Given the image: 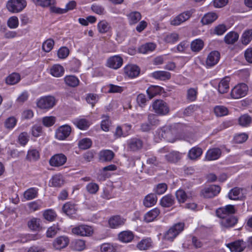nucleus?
Returning a JSON list of instances; mask_svg holds the SVG:
<instances>
[{
    "label": "nucleus",
    "mask_w": 252,
    "mask_h": 252,
    "mask_svg": "<svg viewBox=\"0 0 252 252\" xmlns=\"http://www.w3.org/2000/svg\"><path fill=\"white\" fill-rule=\"evenodd\" d=\"M63 184V180L62 177L59 175H56L52 177L51 184L55 187H61Z\"/></svg>",
    "instance_id": "obj_63"
},
{
    "label": "nucleus",
    "mask_w": 252,
    "mask_h": 252,
    "mask_svg": "<svg viewBox=\"0 0 252 252\" xmlns=\"http://www.w3.org/2000/svg\"><path fill=\"white\" fill-rule=\"evenodd\" d=\"M123 60L119 56H114L110 57L107 62V66L110 68L117 69L123 64Z\"/></svg>",
    "instance_id": "obj_15"
},
{
    "label": "nucleus",
    "mask_w": 252,
    "mask_h": 252,
    "mask_svg": "<svg viewBox=\"0 0 252 252\" xmlns=\"http://www.w3.org/2000/svg\"><path fill=\"white\" fill-rule=\"evenodd\" d=\"M251 122V118L247 114L241 116L239 119V124L244 126H248Z\"/></svg>",
    "instance_id": "obj_61"
},
{
    "label": "nucleus",
    "mask_w": 252,
    "mask_h": 252,
    "mask_svg": "<svg viewBox=\"0 0 252 252\" xmlns=\"http://www.w3.org/2000/svg\"><path fill=\"white\" fill-rule=\"evenodd\" d=\"M242 190V189L238 187L234 188L231 189L228 194V196L230 199L237 200L239 199V195L240 191Z\"/></svg>",
    "instance_id": "obj_51"
},
{
    "label": "nucleus",
    "mask_w": 252,
    "mask_h": 252,
    "mask_svg": "<svg viewBox=\"0 0 252 252\" xmlns=\"http://www.w3.org/2000/svg\"><path fill=\"white\" fill-rule=\"evenodd\" d=\"M153 78L161 81L169 80L171 78L170 72L165 71H157L152 74Z\"/></svg>",
    "instance_id": "obj_23"
},
{
    "label": "nucleus",
    "mask_w": 252,
    "mask_h": 252,
    "mask_svg": "<svg viewBox=\"0 0 252 252\" xmlns=\"http://www.w3.org/2000/svg\"><path fill=\"white\" fill-rule=\"evenodd\" d=\"M163 88L158 86H151L147 90V93L150 98H152L157 94H160Z\"/></svg>",
    "instance_id": "obj_33"
},
{
    "label": "nucleus",
    "mask_w": 252,
    "mask_h": 252,
    "mask_svg": "<svg viewBox=\"0 0 252 252\" xmlns=\"http://www.w3.org/2000/svg\"><path fill=\"white\" fill-rule=\"evenodd\" d=\"M154 111L158 115L165 116L170 112L168 104L162 99H157L152 104Z\"/></svg>",
    "instance_id": "obj_3"
},
{
    "label": "nucleus",
    "mask_w": 252,
    "mask_h": 252,
    "mask_svg": "<svg viewBox=\"0 0 252 252\" xmlns=\"http://www.w3.org/2000/svg\"><path fill=\"white\" fill-rule=\"evenodd\" d=\"M152 246V242L151 239H145L141 240L137 245V248L140 250H145Z\"/></svg>",
    "instance_id": "obj_42"
},
{
    "label": "nucleus",
    "mask_w": 252,
    "mask_h": 252,
    "mask_svg": "<svg viewBox=\"0 0 252 252\" xmlns=\"http://www.w3.org/2000/svg\"><path fill=\"white\" fill-rule=\"evenodd\" d=\"M72 247L74 250L81 251L85 249V241L78 239L72 243Z\"/></svg>",
    "instance_id": "obj_47"
},
{
    "label": "nucleus",
    "mask_w": 252,
    "mask_h": 252,
    "mask_svg": "<svg viewBox=\"0 0 252 252\" xmlns=\"http://www.w3.org/2000/svg\"><path fill=\"white\" fill-rule=\"evenodd\" d=\"M191 15L192 12L190 10L184 11L176 16L171 21V24L173 26H178L189 19Z\"/></svg>",
    "instance_id": "obj_12"
},
{
    "label": "nucleus",
    "mask_w": 252,
    "mask_h": 252,
    "mask_svg": "<svg viewBox=\"0 0 252 252\" xmlns=\"http://www.w3.org/2000/svg\"><path fill=\"white\" fill-rule=\"evenodd\" d=\"M165 158L168 162L176 163L181 158V154L178 152H172L165 156Z\"/></svg>",
    "instance_id": "obj_37"
},
{
    "label": "nucleus",
    "mask_w": 252,
    "mask_h": 252,
    "mask_svg": "<svg viewBox=\"0 0 252 252\" xmlns=\"http://www.w3.org/2000/svg\"><path fill=\"white\" fill-rule=\"evenodd\" d=\"M239 34L235 32H228L224 38V42L227 44H233L238 39Z\"/></svg>",
    "instance_id": "obj_28"
},
{
    "label": "nucleus",
    "mask_w": 252,
    "mask_h": 252,
    "mask_svg": "<svg viewBox=\"0 0 252 252\" xmlns=\"http://www.w3.org/2000/svg\"><path fill=\"white\" fill-rule=\"evenodd\" d=\"M203 46L204 42L200 39L193 40L190 45L191 49L193 52H199L203 48Z\"/></svg>",
    "instance_id": "obj_39"
},
{
    "label": "nucleus",
    "mask_w": 252,
    "mask_h": 252,
    "mask_svg": "<svg viewBox=\"0 0 252 252\" xmlns=\"http://www.w3.org/2000/svg\"><path fill=\"white\" fill-rule=\"evenodd\" d=\"M202 154V149L198 147L192 148L189 152V157L191 159H195Z\"/></svg>",
    "instance_id": "obj_40"
},
{
    "label": "nucleus",
    "mask_w": 252,
    "mask_h": 252,
    "mask_svg": "<svg viewBox=\"0 0 252 252\" xmlns=\"http://www.w3.org/2000/svg\"><path fill=\"white\" fill-rule=\"evenodd\" d=\"M73 234L80 236L90 237L94 234V229L91 226L81 224L72 228Z\"/></svg>",
    "instance_id": "obj_5"
},
{
    "label": "nucleus",
    "mask_w": 252,
    "mask_h": 252,
    "mask_svg": "<svg viewBox=\"0 0 252 252\" xmlns=\"http://www.w3.org/2000/svg\"><path fill=\"white\" fill-rule=\"evenodd\" d=\"M7 25L10 29H16L19 26V20L17 17H10L7 20Z\"/></svg>",
    "instance_id": "obj_50"
},
{
    "label": "nucleus",
    "mask_w": 252,
    "mask_h": 252,
    "mask_svg": "<svg viewBox=\"0 0 252 252\" xmlns=\"http://www.w3.org/2000/svg\"><path fill=\"white\" fill-rule=\"evenodd\" d=\"M67 158L63 154H58L53 156L49 160V164L52 166L59 167L63 165L66 161Z\"/></svg>",
    "instance_id": "obj_11"
},
{
    "label": "nucleus",
    "mask_w": 252,
    "mask_h": 252,
    "mask_svg": "<svg viewBox=\"0 0 252 252\" xmlns=\"http://www.w3.org/2000/svg\"><path fill=\"white\" fill-rule=\"evenodd\" d=\"M140 68L134 64H128L124 68L125 73L129 77L137 76L140 73Z\"/></svg>",
    "instance_id": "obj_17"
},
{
    "label": "nucleus",
    "mask_w": 252,
    "mask_h": 252,
    "mask_svg": "<svg viewBox=\"0 0 252 252\" xmlns=\"http://www.w3.org/2000/svg\"><path fill=\"white\" fill-rule=\"evenodd\" d=\"M184 223H178L171 227L164 234V238L168 241H173V240L183 230Z\"/></svg>",
    "instance_id": "obj_6"
},
{
    "label": "nucleus",
    "mask_w": 252,
    "mask_h": 252,
    "mask_svg": "<svg viewBox=\"0 0 252 252\" xmlns=\"http://www.w3.org/2000/svg\"><path fill=\"white\" fill-rule=\"evenodd\" d=\"M179 39V35L176 33H171L165 35L164 40L167 43H174Z\"/></svg>",
    "instance_id": "obj_56"
},
{
    "label": "nucleus",
    "mask_w": 252,
    "mask_h": 252,
    "mask_svg": "<svg viewBox=\"0 0 252 252\" xmlns=\"http://www.w3.org/2000/svg\"><path fill=\"white\" fill-rule=\"evenodd\" d=\"M75 125L80 129H86L90 126L89 122L85 119H81L74 122Z\"/></svg>",
    "instance_id": "obj_45"
},
{
    "label": "nucleus",
    "mask_w": 252,
    "mask_h": 252,
    "mask_svg": "<svg viewBox=\"0 0 252 252\" xmlns=\"http://www.w3.org/2000/svg\"><path fill=\"white\" fill-rule=\"evenodd\" d=\"M148 121L152 127L157 126L160 123V120L158 119V116L153 113L148 115Z\"/></svg>",
    "instance_id": "obj_46"
},
{
    "label": "nucleus",
    "mask_w": 252,
    "mask_h": 252,
    "mask_svg": "<svg viewBox=\"0 0 252 252\" xmlns=\"http://www.w3.org/2000/svg\"><path fill=\"white\" fill-rule=\"evenodd\" d=\"M220 59V54L217 51H212L208 55L206 63L208 66H213L216 64Z\"/></svg>",
    "instance_id": "obj_16"
},
{
    "label": "nucleus",
    "mask_w": 252,
    "mask_h": 252,
    "mask_svg": "<svg viewBox=\"0 0 252 252\" xmlns=\"http://www.w3.org/2000/svg\"><path fill=\"white\" fill-rule=\"evenodd\" d=\"M125 220L120 216H115L111 217L109 220V224L111 228H116L125 223Z\"/></svg>",
    "instance_id": "obj_27"
},
{
    "label": "nucleus",
    "mask_w": 252,
    "mask_h": 252,
    "mask_svg": "<svg viewBox=\"0 0 252 252\" xmlns=\"http://www.w3.org/2000/svg\"><path fill=\"white\" fill-rule=\"evenodd\" d=\"M27 159L30 161H35L39 158V153L36 150H29L27 155Z\"/></svg>",
    "instance_id": "obj_49"
},
{
    "label": "nucleus",
    "mask_w": 252,
    "mask_h": 252,
    "mask_svg": "<svg viewBox=\"0 0 252 252\" xmlns=\"http://www.w3.org/2000/svg\"><path fill=\"white\" fill-rule=\"evenodd\" d=\"M69 243V238L65 236L57 237L53 242V246L56 250H61L67 246Z\"/></svg>",
    "instance_id": "obj_14"
},
{
    "label": "nucleus",
    "mask_w": 252,
    "mask_h": 252,
    "mask_svg": "<svg viewBox=\"0 0 252 252\" xmlns=\"http://www.w3.org/2000/svg\"><path fill=\"white\" fill-rule=\"evenodd\" d=\"M62 209L66 215L72 217L74 215L76 214L77 208L74 204L68 202L64 204Z\"/></svg>",
    "instance_id": "obj_18"
},
{
    "label": "nucleus",
    "mask_w": 252,
    "mask_h": 252,
    "mask_svg": "<svg viewBox=\"0 0 252 252\" xmlns=\"http://www.w3.org/2000/svg\"><path fill=\"white\" fill-rule=\"evenodd\" d=\"M214 113L218 117L225 116L228 113V109L223 106H217L214 108Z\"/></svg>",
    "instance_id": "obj_48"
},
{
    "label": "nucleus",
    "mask_w": 252,
    "mask_h": 252,
    "mask_svg": "<svg viewBox=\"0 0 252 252\" xmlns=\"http://www.w3.org/2000/svg\"><path fill=\"white\" fill-rule=\"evenodd\" d=\"M116 169L117 166L114 164H111L103 167L102 168V172H101L100 175L99 179L104 180L106 177H108L106 176V174L103 173L104 172L108 171H115Z\"/></svg>",
    "instance_id": "obj_57"
},
{
    "label": "nucleus",
    "mask_w": 252,
    "mask_h": 252,
    "mask_svg": "<svg viewBox=\"0 0 252 252\" xmlns=\"http://www.w3.org/2000/svg\"><path fill=\"white\" fill-rule=\"evenodd\" d=\"M176 196L180 203H184L187 198V195L185 191L183 189L177 190L176 192Z\"/></svg>",
    "instance_id": "obj_60"
},
{
    "label": "nucleus",
    "mask_w": 252,
    "mask_h": 252,
    "mask_svg": "<svg viewBox=\"0 0 252 252\" xmlns=\"http://www.w3.org/2000/svg\"><path fill=\"white\" fill-rule=\"evenodd\" d=\"M71 131V128L69 126H62L57 130L56 137L59 140H64L70 135Z\"/></svg>",
    "instance_id": "obj_13"
},
{
    "label": "nucleus",
    "mask_w": 252,
    "mask_h": 252,
    "mask_svg": "<svg viewBox=\"0 0 252 252\" xmlns=\"http://www.w3.org/2000/svg\"><path fill=\"white\" fill-rule=\"evenodd\" d=\"M57 215L55 212L51 209L47 210L43 213L44 219L48 221H53Z\"/></svg>",
    "instance_id": "obj_59"
},
{
    "label": "nucleus",
    "mask_w": 252,
    "mask_h": 252,
    "mask_svg": "<svg viewBox=\"0 0 252 252\" xmlns=\"http://www.w3.org/2000/svg\"><path fill=\"white\" fill-rule=\"evenodd\" d=\"M174 197L170 194H168L161 199L160 204L163 207H170L174 204Z\"/></svg>",
    "instance_id": "obj_29"
},
{
    "label": "nucleus",
    "mask_w": 252,
    "mask_h": 252,
    "mask_svg": "<svg viewBox=\"0 0 252 252\" xmlns=\"http://www.w3.org/2000/svg\"><path fill=\"white\" fill-rule=\"evenodd\" d=\"M218 15L215 12H209L205 14L201 20L203 25H208L214 22L217 18Z\"/></svg>",
    "instance_id": "obj_21"
},
{
    "label": "nucleus",
    "mask_w": 252,
    "mask_h": 252,
    "mask_svg": "<svg viewBox=\"0 0 252 252\" xmlns=\"http://www.w3.org/2000/svg\"><path fill=\"white\" fill-rule=\"evenodd\" d=\"M127 16L130 25L136 24L141 19V15L138 11L131 12Z\"/></svg>",
    "instance_id": "obj_35"
},
{
    "label": "nucleus",
    "mask_w": 252,
    "mask_h": 252,
    "mask_svg": "<svg viewBox=\"0 0 252 252\" xmlns=\"http://www.w3.org/2000/svg\"><path fill=\"white\" fill-rule=\"evenodd\" d=\"M101 252H116V248L109 243H104L100 247Z\"/></svg>",
    "instance_id": "obj_62"
},
{
    "label": "nucleus",
    "mask_w": 252,
    "mask_h": 252,
    "mask_svg": "<svg viewBox=\"0 0 252 252\" xmlns=\"http://www.w3.org/2000/svg\"><path fill=\"white\" fill-rule=\"evenodd\" d=\"M21 80V76L18 73H12L8 76L5 79L7 84L13 85L18 83Z\"/></svg>",
    "instance_id": "obj_31"
},
{
    "label": "nucleus",
    "mask_w": 252,
    "mask_h": 252,
    "mask_svg": "<svg viewBox=\"0 0 252 252\" xmlns=\"http://www.w3.org/2000/svg\"><path fill=\"white\" fill-rule=\"evenodd\" d=\"M226 246L231 252H242L247 247L248 244L247 242L244 241L243 240H238L227 244Z\"/></svg>",
    "instance_id": "obj_10"
},
{
    "label": "nucleus",
    "mask_w": 252,
    "mask_h": 252,
    "mask_svg": "<svg viewBox=\"0 0 252 252\" xmlns=\"http://www.w3.org/2000/svg\"><path fill=\"white\" fill-rule=\"evenodd\" d=\"M229 82L230 78L228 77H226L220 81L218 86V91L220 93L224 94L228 92Z\"/></svg>",
    "instance_id": "obj_26"
},
{
    "label": "nucleus",
    "mask_w": 252,
    "mask_h": 252,
    "mask_svg": "<svg viewBox=\"0 0 252 252\" xmlns=\"http://www.w3.org/2000/svg\"><path fill=\"white\" fill-rule=\"evenodd\" d=\"M64 81L67 86L71 87H75L79 83L78 79L74 75L66 76L64 78Z\"/></svg>",
    "instance_id": "obj_32"
},
{
    "label": "nucleus",
    "mask_w": 252,
    "mask_h": 252,
    "mask_svg": "<svg viewBox=\"0 0 252 252\" xmlns=\"http://www.w3.org/2000/svg\"><path fill=\"white\" fill-rule=\"evenodd\" d=\"M252 39V29L246 31L243 34L241 41L244 45H247Z\"/></svg>",
    "instance_id": "obj_43"
},
{
    "label": "nucleus",
    "mask_w": 252,
    "mask_h": 252,
    "mask_svg": "<svg viewBox=\"0 0 252 252\" xmlns=\"http://www.w3.org/2000/svg\"><path fill=\"white\" fill-rule=\"evenodd\" d=\"M248 91L246 84L242 83L236 86L231 91V97L235 99H238L245 96Z\"/></svg>",
    "instance_id": "obj_7"
},
{
    "label": "nucleus",
    "mask_w": 252,
    "mask_h": 252,
    "mask_svg": "<svg viewBox=\"0 0 252 252\" xmlns=\"http://www.w3.org/2000/svg\"><path fill=\"white\" fill-rule=\"evenodd\" d=\"M54 45V41L51 38L48 39L42 44V49L46 52H50Z\"/></svg>",
    "instance_id": "obj_53"
},
{
    "label": "nucleus",
    "mask_w": 252,
    "mask_h": 252,
    "mask_svg": "<svg viewBox=\"0 0 252 252\" xmlns=\"http://www.w3.org/2000/svg\"><path fill=\"white\" fill-rule=\"evenodd\" d=\"M37 5L47 7L55 3V0H32Z\"/></svg>",
    "instance_id": "obj_52"
},
{
    "label": "nucleus",
    "mask_w": 252,
    "mask_h": 252,
    "mask_svg": "<svg viewBox=\"0 0 252 252\" xmlns=\"http://www.w3.org/2000/svg\"><path fill=\"white\" fill-rule=\"evenodd\" d=\"M59 230L60 228L58 227V225H54L47 229L46 236L48 238H52L56 235Z\"/></svg>",
    "instance_id": "obj_64"
},
{
    "label": "nucleus",
    "mask_w": 252,
    "mask_h": 252,
    "mask_svg": "<svg viewBox=\"0 0 252 252\" xmlns=\"http://www.w3.org/2000/svg\"><path fill=\"white\" fill-rule=\"evenodd\" d=\"M197 94V88H190L187 91V99L190 101L196 100Z\"/></svg>",
    "instance_id": "obj_55"
},
{
    "label": "nucleus",
    "mask_w": 252,
    "mask_h": 252,
    "mask_svg": "<svg viewBox=\"0 0 252 252\" xmlns=\"http://www.w3.org/2000/svg\"><path fill=\"white\" fill-rule=\"evenodd\" d=\"M157 133L159 139H164L169 142H174L177 139V131L173 126H164L158 129Z\"/></svg>",
    "instance_id": "obj_2"
},
{
    "label": "nucleus",
    "mask_w": 252,
    "mask_h": 252,
    "mask_svg": "<svg viewBox=\"0 0 252 252\" xmlns=\"http://www.w3.org/2000/svg\"><path fill=\"white\" fill-rule=\"evenodd\" d=\"M92 145V140L87 138H83L78 143L79 148L82 150H86L90 148Z\"/></svg>",
    "instance_id": "obj_44"
},
{
    "label": "nucleus",
    "mask_w": 252,
    "mask_h": 252,
    "mask_svg": "<svg viewBox=\"0 0 252 252\" xmlns=\"http://www.w3.org/2000/svg\"><path fill=\"white\" fill-rule=\"evenodd\" d=\"M38 193V189L32 188L27 189L24 194V197L28 200H32L35 198Z\"/></svg>",
    "instance_id": "obj_38"
},
{
    "label": "nucleus",
    "mask_w": 252,
    "mask_h": 252,
    "mask_svg": "<svg viewBox=\"0 0 252 252\" xmlns=\"http://www.w3.org/2000/svg\"><path fill=\"white\" fill-rule=\"evenodd\" d=\"M157 202V196L154 193H150L146 196L143 200V204L146 207H151Z\"/></svg>",
    "instance_id": "obj_22"
},
{
    "label": "nucleus",
    "mask_w": 252,
    "mask_h": 252,
    "mask_svg": "<svg viewBox=\"0 0 252 252\" xmlns=\"http://www.w3.org/2000/svg\"><path fill=\"white\" fill-rule=\"evenodd\" d=\"M114 153L112 151L104 150L99 153V159L102 162L110 161L114 157Z\"/></svg>",
    "instance_id": "obj_19"
},
{
    "label": "nucleus",
    "mask_w": 252,
    "mask_h": 252,
    "mask_svg": "<svg viewBox=\"0 0 252 252\" xmlns=\"http://www.w3.org/2000/svg\"><path fill=\"white\" fill-rule=\"evenodd\" d=\"M160 213L159 210L157 208H154L147 212L144 216V220L147 222H150L155 220V219L159 215Z\"/></svg>",
    "instance_id": "obj_25"
},
{
    "label": "nucleus",
    "mask_w": 252,
    "mask_h": 252,
    "mask_svg": "<svg viewBox=\"0 0 252 252\" xmlns=\"http://www.w3.org/2000/svg\"><path fill=\"white\" fill-rule=\"evenodd\" d=\"M64 71L63 67L60 64H55L50 69L51 74L56 77L62 76Z\"/></svg>",
    "instance_id": "obj_34"
},
{
    "label": "nucleus",
    "mask_w": 252,
    "mask_h": 252,
    "mask_svg": "<svg viewBox=\"0 0 252 252\" xmlns=\"http://www.w3.org/2000/svg\"><path fill=\"white\" fill-rule=\"evenodd\" d=\"M26 5L25 0H9L6 3V8L9 12L15 13L22 11Z\"/></svg>",
    "instance_id": "obj_4"
},
{
    "label": "nucleus",
    "mask_w": 252,
    "mask_h": 252,
    "mask_svg": "<svg viewBox=\"0 0 252 252\" xmlns=\"http://www.w3.org/2000/svg\"><path fill=\"white\" fill-rule=\"evenodd\" d=\"M220 190V187L217 185H211L208 188L203 189L200 194L204 198H212L219 193Z\"/></svg>",
    "instance_id": "obj_9"
},
{
    "label": "nucleus",
    "mask_w": 252,
    "mask_h": 252,
    "mask_svg": "<svg viewBox=\"0 0 252 252\" xmlns=\"http://www.w3.org/2000/svg\"><path fill=\"white\" fill-rule=\"evenodd\" d=\"M156 48V45L153 43H148L142 45L139 49L140 53L146 54L149 52L153 51Z\"/></svg>",
    "instance_id": "obj_41"
},
{
    "label": "nucleus",
    "mask_w": 252,
    "mask_h": 252,
    "mask_svg": "<svg viewBox=\"0 0 252 252\" xmlns=\"http://www.w3.org/2000/svg\"><path fill=\"white\" fill-rule=\"evenodd\" d=\"M221 155V151L219 148H213L208 151L206 155V158L208 160L218 159Z\"/></svg>",
    "instance_id": "obj_20"
},
{
    "label": "nucleus",
    "mask_w": 252,
    "mask_h": 252,
    "mask_svg": "<svg viewBox=\"0 0 252 252\" xmlns=\"http://www.w3.org/2000/svg\"><path fill=\"white\" fill-rule=\"evenodd\" d=\"M236 212L234 205H227L217 209L216 213L217 217L221 219V226L228 228L234 226L238 222V218L233 215Z\"/></svg>",
    "instance_id": "obj_1"
},
{
    "label": "nucleus",
    "mask_w": 252,
    "mask_h": 252,
    "mask_svg": "<svg viewBox=\"0 0 252 252\" xmlns=\"http://www.w3.org/2000/svg\"><path fill=\"white\" fill-rule=\"evenodd\" d=\"M110 27L109 24L105 21H101L97 25L98 31L100 33L107 32L109 30Z\"/></svg>",
    "instance_id": "obj_54"
},
{
    "label": "nucleus",
    "mask_w": 252,
    "mask_h": 252,
    "mask_svg": "<svg viewBox=\"0 0 252 252\" xmlns=\"http://www.w3.org/2000/svg\"><path fill=\"white\" fill-rule=\"evenodd\" d=\"M102 118L103 119L101 123V127L104 131H108L109 130V127L110 124L109 117L107 115H103L102 116Z\"/></svg>",
    "instance_id": "obj_58"
},
{
    "label": "nucleus",
    "mask_w": 252,
    "mask_h": 252,
    "mask_svg": "<svg viewBox=\"0 0 252 252\" xmlns=\"http://www.w3.org/2000/svg\"><path fill=\"white\" fill-rule=\"evenodd\" d=\"M56 103L54 97L47 96L40 98L37 102V106L40 109H49L52 108Z\"/></svg>",
    "instance_id": "obj_8"
},
{
    "label": "nucleus",
    "mask_w": 252,
    "mask_h": 252,
    "mask_svg": "<svg viewBox=\"0 0 252 252\" xmlns=\"http://www.w3.org/2000/svg\"><path fill=\"white\" fill-rule=\"evenodd\" d=\"M133 238V234L130 231H123L119 234V239L120 241L125 243L130 242Z\"/></svg>",
    "instance_id": "obj_36"
},
{
    "label": "nucleus",
    "mask_w": 252,
    "mask_h": 252,
    "mask_svg": "<svg viewBox=\"0 0 252 252\" xmlns=\"http://www.w3.org/2000/svg\"><path fill=\"white\" fill-rule=\"evenodd\" d=\"M143 146L142 141L137 138L131 139L128 143V148L132 151H136L141 149Z\"/></svg>",
    "instance_id": "obj_24"
},
{
    "label": "nucleus",
    "mask_w": 252,
    "mask_h": 252,
    "mask_svg": "<svg viewBox=\"0 0 252 252\" xmlns=\"http://www.w3.org/2000/svg\"><path fill=\"white\" fill-rule=\"evenodd\" d=\"M28 227L33 231H39L40 228V220L38 218H33L28 222Z\"/></svg>",
    "instance_id": "obj_30"
}]
</instances>
